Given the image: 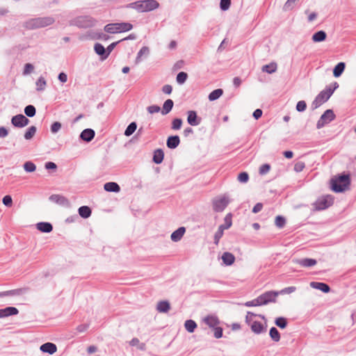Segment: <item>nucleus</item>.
I'll return each mask as SVG.
<instances>
[{"instance_id":"62","label":"nucleus","mask_w":356,"mask_h":356,"mask_svg":"<svg viewBox=\"0 0 356 356\" xmlns=\"http://www.w3.org/2000/svg\"><path fill=\"white\" fill-rule=\"evenodd\" d=\"M262 113H263V111L260 108H257L256 109L254 112H253V117L255 120H258L259 118H260L262 115Z\"/></svg>"},{"instance_id":"17","label":"nucleus","mask_w":356,"mask_h":356,"mask_svg":"<svg viewBox=\"0 0 356 356\" xmlns=\"http://www.w3.org/2000/svg\"><path fill=\"white\" fill-rule=\"evenodd\" d=\"M186 232V229L184 227H180L175 232L171 234L170 238L174 242L179 241L183 237L184 233Z\"/></svg>"},{"instance_id":"16","label":"nucleus","mask_w":356,"mask_h":356,"mask_svg":"<svg viewBox=\"0 0 356 356\" xmlns=\"http://www.w3.org/2000/svg\"><path fill=\"white\" fill-rule=\"evenodd\" d=\"M40 350L43 353H47L50 355H52L56 352L57 347L54 343H51V342H47V343L42 344L40 347Z\"/></svg>"},{"instance_id":"6","label":"nucleus","mask_w":356,"mask_h":356,"mask_svg":"<svg viewBox=\"0 0 356 356\" xmlns=\"http://www.w3.org/2000/svg\"><path fill=\"white\" fill-rule=\"evenodd\" d=\"M334 92V90H322L313 101L312 104V109H316L326 102Z\"/></svg>"},{"instance_id":"59","label":"nucleus","mask_w":356,"mask_h":356,"mask_svg":"<svg viewBox=\"0 0 356 356\" xmlns=\"http://www.w3.org/2000/svg\"><path fill=\"white\" fill-rule=\"evenodd\" d=\"M120 41L115 42L111 43L106 49V54L104 56V58H107L108 56L110 54V53L113 51V49L115 48V47L118 44Z\"/></svg>"},{"instance_id":"41","label":"nucleus","mask_w":356,"mask_h":356,"mask_svg":"<svg viewBox=\"0 0 356 356\" xmlns=\"http://www.w3.org/2000/svg\"><path fill=\"white\" fill-rule=\"evenodd\" d=\"M275 323L277 327H280L281 329H284L287 325V321L284 317H278L275 319Z\"/></svg>"},{"instance_id":"50","label":"nucleus","mask_w":356,"mask_h":356,"mask_svg":"<svg viewBox=\"0 0 356 356\" xmlns=\"http://www.w3.org/2000/svg\"><path fill=\"white\" fill-rule=\"evenodd\" d=\"M296 290V288L295 286H289L286 288H284L282 289L281 291H277L278 293V296L282 294H286V293H291L294 292Z\"/></svg>"},{"instance_id":"43","label":"nucleus","mask_w":356,"mask_h":356,"mask_svg":"<svg viewBox=\"0 0 356 356\" xmlns=\"http://www.w3.org/2000/svg\"><path fill=\"white\" fill-rule=\"evenodd\" d=\"M275 224L278 228H280V229L283 228L286 224L285 218L282 216H276L275 220Z\"/></svg>"},{"instance_id":"32","label":"nucleus","mask_w":356,"mask_h":356,"mask_svg":"<svg viewBox=\"0 0 356 356\" xmlns=\"http://www.w3.org/2000/svg\"><path fill=\"white\" fill-rule=\"evenodd\" d=\"M173 105H174V103L172 99H167L164 102L163 106V109L161 111L162 115H166V114L169 113L171 111V110L173 107Z\"/></svg>"},{"instance_id":"58","label":"nucleus","mask_w":356,"mask_h":356,"mask_svg":"<svg viewBox=\"0 0 356 356\" xmlns=\"http://www.w3.org/2000/svg\"><path fill=\"white\" fill-rule=\"evenodd\" d=\"M34 67L31 63H26L24 69V74H31L33 71Z\"/></svg>"},{"instance_id":"57","label":"nucleus","mask_w":356,"mask_h":356,"mask_svg":"<svg viewBox=\"0 0 356 356\" xmlns=\"http://www.w3.org/2000/svg\"><path fill=\"white\" fill-rule=\"evenodd\" d=\"M231 4V0H221L220 1V8L222 10H227Z\"/></svg>"},{"instance_id":"60","label":"nucleus","mask_w":356,"mask_h":356,"mask_svg":"<svg viewBox=\"0 0 356 356\" xmlns=\"http://www.w3.org/2000/svg\"><path fill=\"white\" fill-rule=\"evenodd\" d=\"M305 165L303 162H298L295 164L294 170L298 172H301L305 168Z\"/></svg>"},{"instance_id":"64","label":"nucleus","mask_w":356,"mask_h":356,"mask_svg":"<svg viewBox=\"0 0 356 356\" xmlns=\"http://www.w3.org/2000/svg\"><path fill=\"white\" fill-rule=\"evenodd\" d=\"M56 168L57 166L54 162L49 161L45 163V168L47 170H54Z\"/></svg>"},{"instance_id":"1","label":"nucleus","mask_w":356,"mask_h":356,"mask_svg":"<svg viewBox=\"0 0 356 356\" xmlns=\"http://www.w3.org/2000/svg\"><path fill=\"white\" fill-rule=\"evenodd\" d=\"M159 3L156 0H143L131 3L127 6L129 8H132L138 12H149L158 8Z\"/></svg>"},{"instance_id":"22","label":"nucleus","mask_w":356,"mask_h":356,"mask_svg":"<svg viewBox=\"0 0 356 356\" xmlns=\"http://www.w3.org/2000/svg\"><path fill=\"white\" fill-rule=\"evenodd\" d=\"M204 322L210 327L213 328L218 325L220 321L215 316H207L204 318Z\"/></svg>"},{"instance_id":"33","label":"nucleus","mask_w":356,"mask_h":356,"mask_svg":"<svg viewBox=\"0 0 356 356\" xmlns=\"http://www.w3.org/2000/svg\"><path fill=\"white\" fill-rule=\"evenodd\" d=\"M326 33L323 31H319L312 35V40L315 42H323L326 39Z\"/></svg>"},{"instance_id":"12","label":"nucleus","mask_w":356,"mask_h":356,"mask_svg":"<svg viewBox=\"0 0 356 356\" xmlns=\"http://www.w3.org/2000/svg\"><path fill=\"white\" fill-rule=\"evenodd\" d=\"M250 327L252 332L256 334H260L266 332V325H264L261 323L257 321L251 323Z\"/></svg>"},{"instance_id":"53","label":"nucleus","mask_w":356,"mask_h":356,"mask_svg":"<svg viewBox=\"0 0 356 356\" xmlns=\"http://www.w3.org/2000/svg\"><path fill=\"white\" fill-rule=\"evenodd\" d=\"M62 125L59 122H55L51 125V131L52 134H56L61 128Z\"/></svg>"},{"instance_id":"11","label":"nucleus","mask_w":356,"mask_h":356,"mask_svg":"<svg viewBox=\"0 0 356 356\" xmlns=\"http://www.w3.org/2000/svg\"><path fill=\"white\" fill-rule=\"evenodd\" d=\"M29 122V120L22 114H18L13 116L11 119V123L16 127H24Z\"/></svg>"},{"instance_id":"47","label":"nucleus","mask_w":356,"mask_h":356,"mask_svg":"<svg viewBox=\"0 0 356 356\" xmlns=\"http://www.w3.org/2000/svg\"><path fill=\"white\" fill-rule=\"evenodd\" d=\"M257 316V314H254L253 312H248L245 316V323L250 326L251 323L254 321L253 318Z\"/></svg>"},{"instance_id":"13","label":"nucleus","mask_w":356,"mask_h":356,"mask_svg":"<svg viewBox=\"0 0 356 356\" xmlns=\"http://www.w3.org/2000/svg\"><path fill=\"white\" fill-rule=\"evenodd\" d=\"M187 122L191 126H197L201 122V118H198L195 111H188Z\"/></svg>"},{"instance_id":"31","label":"nucleus","mask_w":356,"mask_h":356,"mask_svg":"<svg viewBox=\"0 0 356 356\" xmlns=\"http://www.w3.org/2000/svg\"><path fill=\"white\" fill-rule=\"evenodd\" d=\"M346 67V64L343 62L339 63L333 70V75L335 77H339L341 75Z\"/></svg>"},{"instance_id":"55","label":"nucleus","mask_w":356,"mask_h":356,"mask_svg":"<svg viewBox=\"0 0 356 356\" xmlns=\"http://www.w3.org/2000/svg\"><path fill=\"white\" fill-rule=\"evenodd\" d=\"M213 336L216 339H220L222 337V328L220 327H216L213 328Z\"/></svg>"},{"instance_id":"45","label":"nucleus","mask_w":356,"mask_h":356,"mask_svg":"<svg viewBox=\"0 0 356 356\" xmlns=\"http://www.w3.org/2000/svg\"><path fill=\"white\" fill-rule=\"evenodd\" d=\"M223 93V90H213L209 95L210 101L218 99Z\"/></svg>"},{"instance_id":"3","label":"nucleus","mask_w":356,"mask_h":356,"mask_svg":"<svg viewBox=\"0 0 356 356\" xmlns=\"http://www.w3.org/2000/svg\"><path fill=\"white\" fill-rule=\"evenodd\" d=\"M54 22V19L51 17H38L29 20L26 26L28 29H39L51 25Z\"/></svg>"},{"instance_id":"15","label":"nucleus","mask_w":356,"mask_h":356,"mask_svg":"<svg viewBox=\"0 0 356 356\" xmlns=\"http://www.w3.org/2000/svg\"><path fill=\"white\" fill-rule=\"evenodd\" d=\"M18 313V309L14 307H7L3 309H0V318L16 315Z\"/></svg>"},{"instance_id":"36","label":"nucleus","mask_w":356,"mask_h":356,"mask_svg":"<svg viewBox=\"0 0 356 356\" xmlns=\"http://www.w3.org/2000/svg\"><path fill=\"white\" fill-rule=\"evenodd\" d=\"M137 129V124L135 122H131L124 131V135L126 136H131Z\"/></svg>"},{"instance_id":"37","label":"nucleus","mask_w":356,"mask_h":356,"mask_svg":"<svg viewBox=\"0 0 356 356\" xmlns=\"http://www.w3.org/2000/svg\"><path fill=\"white\" fill-rule=\"evenodd\" d=\"M149 53V49L147 47H143L140 50L138 51L137 57L136 58V63H138L141 60V58L143 56H147Z\"/></svg>"},{"instance_id":"2","label":"nucleus","mask_w":356,"mask_h":356,"mask_svg":"<svg viewBox=\"0 0 356 356\" xmlns=\"http://www.w3.org/2000/svg\"><path fill=\"white\" fill-rule=\"evenodd\" d=\"M350 184L349 175L342 174L331 179L332 190L336 193L346 191Z\"/></svg>"},{"instance_id":"7","label":"nucleus","mask_w":356,"mask_h":356,"mask_svg":"<svg viewBox=\"0 0 356 356\" xmlns=\"http://www.w3.org/2000/svg\"><path fill=\"white\" fill-rule=\"evenodd\" d=\"M334 202V198L330 195H327L319 197L314 204L315 209L317 211H321L327 209Z\"/></svg>"},{"instance_id":"4","label":"nucleus","mask_w":356,"mask_h":356,"mask_svg":"<svg viewBox=\"0 0 356 356\" xmlns=\"http://www.w3.org/2000/svg\"><path fill=\"white\" fill-rule=\"evenodd\" d=\"M133 29V25L128 22L112 23L105 26L104 31L109 33L127 32Z\"/></svg>"},{"instance_id":"51","label":"nucleus","mask_w":356,"mask_h":356,"mask_svg":"<svg viewBox=\"0 0 356 356\" xmlns=\"http://www.w3.org/2000/svg\"><path fill=\"white\" fill-rule=\"evenodd\" d=\"M306 108H307V104L303 100L299 101L296 104V110L298 112L305 111L306 110Z\"/></svg>"},{"instance_id":"54","label":"nucleus","mask_w":356,"mask_h":356,"mask_svg":"<svg viewBox=\"0 0 356 356\" xmlns=\"http://www.w3.org/2000/svg\"><path fill=\"white\" fill-rule=\"evenodd\" d=\"M187 74L184 72H179L177 76V81L179 83H183L187 79Z\"/></svg>"},{"instance_id":"49","label":"nucleus","mask_w":356,"mask_h":356,"mask_svg":"<svg viewBox=\"0 0 356 356\" xmlns=\"http://www.w3.org/2000/svg\"><path fill=\"white\" fill-rule=\"evenodd\" d=\"M249 179V175L245 172H242L238 175V181L241 183H246Z\"/></svg>"},{"instance_id":"27","label":"nucleus","mask_w":356,"mask_h":356,"mask_svg":"<svg viewBox=\"0 0 356 356\" xmlns=\"http://www.w3.org/2000/svg\"><path fill=\"white\" fill-rule=\"evenodd\" d=\"M277 64L275 62H271L269 64L265 65L262 67L261 70L268 74H272L277 71Z\"/></svg>"},{"instance_id":"25","label":"nucleus","mask_w":356,"mask_h":356,"mask_svg":"<svg viewBox=\"0 0 356 356\" xmlns=\"http://www.w3.org/2000/svg\"><path fill=\"white\" fill-rule=\"evenodd\" d=\"M222 260L226 266H230L234 262L235 257L233 254L225 252L222 255Z\"/></svg>"},{"instance_id":"34","label":"nucleus","mask_w":356,"mask_h":356,"mask_svg":"<svg viewBox=\"0 0 356 356\" xmlns=\"http://www.w3.org/2000/svg\"><path fill=\"white\" fill-rule=\"evenodd\" d=\"M269 335L271 339L275 342H278L280 340V334L277 329L275 327H272L269 331Z\"/></svg>"},{"instance_id":"63","label":"nucleus","mask_w":356,"mask_h":356,"mask_svg":"<svg viewBox=\"0 0 356 356\" xmlns=\"http://www.w3.org/2000/svg\"><path fill=\"white\" fill-rule=\"evenodd\" d=\"M263 204L261 203H257L252 209V213H257L261 211Z\"/></svg>"},{"instance_id":"48","label":"nucleus","mask_w":356,"mask_h":356,"mask_svg":"<svg viewBox=\"0 0 356 356\" xmlns=\"http://www.w3.org/2000/svg\"><path fill=\"white\" fill-rule=\"evenodd\" d=\"M182 124V120L180 118H175L172 122V129L178 130L181 128Z\"/></svg>"},{"instance_id":"40","label":"nucleus","mask_w":356,"mask_h":356,"mask_svg":"<svg viewBox=\"0 0 356 356\" xmlns=\"http://www.w3.org/2000/svg\"><path fill=\"white\" fill-rule=\"evenodd\" d=\"M24 169L27 172H33L35 170L36 166L32 161H26L23 165Z\"/></svg>"},{"instance_id":"14","label":"nucleus","mask_w":356,"mask_h":356,"mask_svg":"<svg viewBox=\"0 0 356 356\" xmlns=\"http://www.w3.org/2000/svg\"><path fill=\"white\" fill-rule=\"evenodd\" d=\"M95 132L92 129H86L80 134V138L87 143L90 142L95 137Z\"/></svg>"},{"instance_id":"39","label":"nucleus","mask_w":356,"mask_h":356,"mask_svg":"<svg viewBox=\"0 0 356 356\" xmlns=\"http://www.w3.org/2000/svg\"><path fill=\"white\" fill-rule=\"evenodd\" d=\"M35 113V108L33 105H28L24 108V113L29 118L33 117Z\"/></svg>"},{"instance_id":"5","label":"nucleus","mask_w":356,"mask_h":356,"mask_svg":"<svg viewBox=\"0 0 356 356\" xmlns=\"http://www.w3.org/2000/svg\"><path fill=\"white\" fill-rule=\"evenodd\" d=\"M232 225V215L227 213L224 218V224L218 227V230L214 234V243L218 245L220 238L223 236L224 230L229 229Z\"/></svg>"},{"instance_id":"28","label":"nucleus","mask_w":356,"mask_h":356,"mask_svg":"<svg viewBox=\"0 0 356 356\" xmlns=\"http://www.w3.org/2000/svg\"><path fill=\"white\" fill-rule=\"evenodd\" d=\"M164 158V152L161 149H157L154 152L153 161L156 164L162 163Z\"/></svg>"},{"instance_id":"29","label":"nucleus","mask_w":356,"mask_h":356,"mask_svg":"<svg viewBox=\"0 0 356 356\" xmlns=\"http://www.w3.org/2000/svg\"><path fill=\"white\" fill-rule=\"evenodd\" d=\"M49 200L60 205H64L67 203V198L60 195H51L49 197Z\"/></svg>"},{"instance_id":"30","label":"nucleus","mask_w":356,"mask_h":356,"mask_svg":"<svg viewBox=\"0 0 356 356\" xmlns=\"http://www.w3.org/2000/svg\"><path fill=\"white\" fill-rule=\"evenodd\" d=\"M79 214L83 218H88L91 216L92 211L88 206H81L79 208Z\"/></svg>"},{"instance_id":"9","label":"nucleus","mask_w":356,"mask_h":356,"mask_svg":"<svg viewBox=\"0 0 356 356\" xmlns=\"http://www.w3.org/2000/svg\"><path fill=\"white\" fill-rule=\"evenodd\" d=\"M278 293L275 291H268L259 296L261 305H266L271 302H275Z\"/></svg>"},{"instance_id":"10","label":"nucleus","mask_w":356,"mask_h":356,"mask_svg":"<svg viewBox=\"0 0 356 356\" xmlns=\"http://www.w3.org/2000/svg\"><path fill=\"white\" fill-rule=\"evenodd\" d=\"M229 201L226 196L218 197L213 200V209L216 212H222L228 205Z\"/></svg>"},{"instance_id":"19","label":"nucleus","mask_w":356,"mask_h":356,"mask_svg":"<svg viewBox=\"0 0 356 356\" xmlns=\"http://www.w3.org/2000/svg\"><path fill=\"white\" fill-rule=\"evenodd\" d=\"M310 286L313 289L320 290L324 293H328L330 291V286L323 282H310Z\"/></svg>"},{"instance_id":"21","label":"nucleus","mask_w":356,"mask_h":356,"mask_svg":"<svg viewBox=\"0 0 356 356\" xmlns=\"http://www.w3.org/2000/svg\"><path fill=\"white\" fill-rule=\"evenodd\" d=\"M37 229L43 233H49L53 229V226L50 222H40L36 225Z\"/></svg>"},{"instance_id":"18","label":"nucleus","mask_w":356,"mask_h":356,"mask_svg":"<svg viewBox=\"0 0 356 356\" xmlns=\"http://www.w3.org/2000/svg\"><path fill=\"white\" fill-rule=\"evenodd\" d=\"M180 143V138L179 136H169L166 141L167 147L170 149H175Z\"/></svg>"},{"instance_id":"52","label":"nucleus","mask_w":356,"mask_h":356,"mask_svg":"<svg viewBox=\"0 0 356 356\" xmlns=\"http://www.w3.org/2000/svg\"><path fill=\"white\" fill-rule=\"evenodd\" d=\"M270 169V165L268 163L263 164L259 168V174L261 175L267 174Z\"/></svg>"},{"instance_id":"26","label":"nucleus","mask_w":356,"mask_h":356,"mask_svg":"<svg viewBox=\"0 0 356 356\" xmlns=\"http://www.w3.org/2000/svg\"><path fill=\"white\" fill-rule=\"evenodd\" d=\"M104 188L108 192L118 193L120 191V186L117 183L113 181L106 183L104 186Z\"/></svg>"},{"instance_id":"44","label":"nucleus","mask_w":356,"mask_h":356,"mask_svg":"<svg viewBox=\"0 0 356 356\" xmlns=\"http://www.w3.org/2000/svg\"><path fill=\"white\" fill-rule=\"evenodd\" d=\"M22 289L10 290L0 293V297L8 296H19L21 294Z\"/></svg>"},{"instance_id":"35","label":"nucleus","mask_w":356,"mask_h":356,"mask_svg":"<svg viewBox=\"0 0 356 356\" xmlns=\"http://www.w3.org/2000/svg\"><path fill=\"white\" fill-rule=\"evenodd\" d=\"M184 327L188 332L193 333L197 327V324L193 320H187L184 323Z\"/></svg>"},{"instance_id":"46","label":"nucleus","mask_w":356,"mask_h":356,"mask_svg":"<svg viewBox=\"0 0 356 356\" xmlns=\"http://www.w3.org/2000/svg\"><path fill=\"white\" fill-rule=\"evenodd\" d=\"M245 306L246 307H258V306H262L259 300V296L250 301L246 302L245 304Z\"/></svg>"},{"instance_id":"23","label":"nucleus","mask_w":356,"mask_h":356,"mask_svg":"<svg viewBox=\"0 0 356 356\" xmlns=\"http://www.w3.org/2000/svg\"><path fill=\"white\" fill-rule=\"evenodd\" d=\"M296 263L302 267H312L316 264L317 261L314 259L305 258L298 259Z\"/></svg>"},{"instance_id":"38","label":"nucleus","mask_w":356,"mask_h":356,"mask_svg":"<svg viewBox=\"0 0 356 356\" xmlns=\"http://www.w3.org/2000/svg\"><path fill=\"white\" fill-rule=\"evenodd\" d=\"M36 130L35 126L30 127L24 134V138L26 140H31L35 134Z\"/></svg>"},{"instance_id":"20","label":"nucleus","mask_w":356,"mask_h":356,"mask_svg":"<svg viewBox=\"0 0 356 356\" xmlns=\"http://www.w3.org/2000/svg\"><path fill=\"white\" fill-rule=\"evenodd\" d=\"M78 22L83 27H90L95 24V21L93 18L86 16L80 17Z\"/></svg>"},{"instance_id":"56","label":"nucleus","mask_w":356,"mask_h":356,"mask_svg":"<svg viewBox=\"0 0 356 356\" xmlns=\"http://www.w3.org/2000/svg\"><path fill=\"white\" fill-rule=\"evenodd\" d=\"M3 204L6 207H11L13 204V200L10 195H6L2 200Z\"/></svg>"},{"instance_id":"24","label":"nucleus","mask_w":356,"mask_h":356,"mask_svg":"<svg viewBox=\"0 0 356 356\" xmlns=\"http://www.w3.org/2000/svg\"><path fill=\"white\" fill-rule=\"evenodd\" d=\"M170 309V305L168 301L162 300L158 302L156 309L161 313H167Z\"/></svg>"},{"instance_id":"61","label":"nucleus","mask_w":356,"mask_h":356,"mask_svg":"<svg viewBox=\"0 0 356 356\" xmlns=\"http://www.w3.org/2000/svg\"><path fill=\"white\" fill-rule=\"evenodd\" d=\"M147 110L149 113H158L161 110V108L159 106L152 105L149 106L147 108Z\"/></svg>"},{"instance_id":"8","label":"nucleus","mask_w":356,"mask_h":356,"mask_svg":"<svg viewBox=\"0 0 356 356\" xmlns=\"http://www.w3.org/2000/svg\"><path fill=\"white\" fill-rule=\"evenodd\" d=\"M335 114L332 109L326 110L316 123V128L320 129L335 119Z\"/></svg>"},{"instance_id":"42","label":"nucleus","mask_w":356,"mask_h":356,"mask_svg":"<svg viewBox=\"0 0 356 356\" xmlns=\"http://www.w3.org/2000/svg\"><path fill=\"white\" fill-rule=\"evenodd\" d=\"M95 51L98 55L103 56V58H104V56L106 54V51L102 44L97 43L95 45Z\"/></svg>"}]
</instances>
